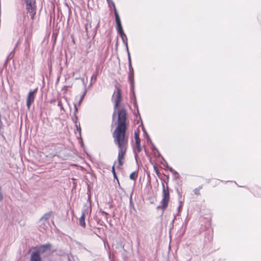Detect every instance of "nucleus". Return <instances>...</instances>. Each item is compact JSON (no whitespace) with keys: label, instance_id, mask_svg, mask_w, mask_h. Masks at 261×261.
<instances>
[{"label":"nucleus","instance_id":"obj_24","mask_svg":"<svg viewBox=\"0 0 261 261\" xmlns=\"http://www.w3.org/2000/svg\"><path fill=\"white\" fill-rule=\"evenodd\" d=\"M114 166H115V165H114L112 167V172H113V174L114 175V177L115 178H116V172H115V171Z\"/></svg>","mask_w":261,"mask_h":261},{"label":"nucleus","instance_id":"obj_20","mask_svg":"<svg viewBox=\"0 0 261 261\" xmlns=\"http://www.w3.org/2000/svg\"><path fill=\"white\" fill-rule=\"evenodd\" d=\"M75 126L76 127V131L78 132L79 133L80 135H81V128L80 127V123H79L78 124L75 125Z\"/></svg>","mask_w":261,"mask_h":261},{"label":"nucleus","instance_id":"obj_11","mask_svg":"<svg viewBox=\"0 0 261 261\" xmlns=\"http://www.w3.org/2000/svg\"><path fill=\"white\" fill-rule=\"evenodd\" d=\"M128 56V69L129 72L128 73H134V69L132 65L131 58L130 56V53L127 54Z\"/></svg>","mask_w":261,"mask_h":261},{"label":"nucleus","instance_id":"obj_14","mask_svg":"<svg viewBox=\"0 0 261 261\" xmlns=\"http://www.w3.org/2000/svg\"><path fill=\"white\" fill-rule=\"evenodd\" d=\"M137 173L136 172H132L129 175V178L130 179L135 180L137 177Z\"/></svg>","mask_w":261,"mask_h":261},{"label":"nucleus","instance_id":"obj_16","mask_svg":"<svg viewBox=\"0 0 261 261\" xmlns=\"http://www.w3.org/2000/svg\"><path fill=\"white\" fill-rule=\"evenodd\" d=\"M86 91H85V92L84 93V94L81 96L80 99H79V101L78 102V103L76 104L78 107H80L81 106V102H82V101L84 98V96L86 94Z\"/></svg>","mask_w":261,"mask_h":261},{"label":"nucleus","instance_id":"obj_18","mask_svg":"<svg viewBox=\"0 0 261 261\" xmlns=\"http://www.w3.org/2000/svg\"><path fill=\"white\" fill-rule=\"evenodd\" d=\"M77 120H78V118H77V115H73V117L72 118V121L73 122V123H74L75 125L78 124L79 122L77 121Z\"/></svg>","mask_w":261,"mask_h":261},{"label":"nucleus","instance_id":"obj_4","mask_svg":"<svg viewBox=\"0 0 261 261\" xmlns=\"http://www.w3.org/2000/svg\"><path fill=\"white\" fill-rule=\"evenodd\" d=\"M135 139L136 141V149L135 150V156L136 160H137L138 153L142 150V148L141 146L140 139L139 138L138 135L136 133L135 134Z\"/></svg>","mask_w":261,"mask_h":261},{"label":"nucleus","instance_id":"obj_8","mask_svg":"<svg viewBox=\"0 0 261 261\" xmlns=\"http://www.w3.org/2000/svg\"><path fill=\"white\" fill-rule=\"evenodd\" d=\"M120 35L121 36L122 41L125 46L127 54L129 53L127 43V38L126 35L124 33H122V34H120Z\"/></svg>","mask_w":261,"mask_h":261},{"label":"nucleus","instance_id":"obj_13","mask_svg":"<svg viewBox=\"0 0 261 261\" xmlns=\"http://www.w3.org/2000/svg\"><path fill=\"white\" fill-rule=\"evenodd\" d=\"M34 261H42L41 256L37 253L34 252Z\"/></svg>","mask_w":261,"mask_h":261},{"label":"nucleus","instance_id":"obj_5","mask_svg":"<svg viewBox=\"0 0 261 261\" xmlns=\"http://www.w3.org/2000/svg\"><path fill=\"white\" fill-rule=\"evenodd\" d=\"M128 80L130 84V88L132 92L135 96L134 88H135V82H134V73H128Z\"/></svg>","mask_w":261,"mask_h":261},{"label":"nucleus","instance_id":"obj_28","mask_svg":"<svg viewBox=\"0 0 261 261\" xmlns=\"http://www.w3.org/2000/svg\"><path fill=\"white\" fill-rule=\"evenodd\" d=\"M130 205L132 206V207L134 208V205L132 201V198L130 199Z\"/></svg>","mask_w":261,"mask_h":261},{"label":"nucleus","instance_id":"obj_12","mask_svg":"<svg viewBox=\"0 0 261 261\" xmlns=\"http://www.w3.org/2000/svg\"><path fill=\"white\" fill-rule=\"evenodd\" d=\"M52 215V212H49L48 213H47L46 214H45L40 219V221H43V220H47L49 219V218L51 217Z\"/></svg>","mask_w":261,"mask_h":261},{"label":"nucleus","instance_id":"obj_7","mask_svg":"<svg viewBox=\"0 0 261 261\" xmlns=\"http://www.w3.org/2000/svg\"><path fill=\"white\" fill-rule=\"evenodd\" d=\"M86 213H87V211L86 210L83 211L82 212V215H81V217L79 219L80 225L81 226L83 227L84 228H85V226H86V223H85V215H86Z\"/></svg>","mask_w":261,"mask_h":261},{"label":"nucleus","instance_id":"obj_29","mask_svg":"<svg viewBox=\"0 0 261 261\" xmlns=\"http://www.w3.org/2000/svg\"><path fill=\"white\" fill-rule=\"evenodd\" d=\"M12 53H11V54L9 55V57H10L12 56Z\"/></svg>","mask_w":261,"mask_h":261},{"label":"nucleus","instance_id":"obj_15","mask_svg":"<svg viewBox=\"0 0 261 261\" xmlns=\"http://www.w3.org/2000/svg\"><path fill=\"white\" fill-rule=\"evenodd\" d=\"M117 31L119 34H122V33H124L122 25H121V23L117 25Z\"/></svg>","mask_w":261,"mask_h":261},{"label":"nucleus","instance_id":"obj_19","mask_svg":"<svg viewBox=\"0 0 261 261\" xmlns=\"http://www.w3.org/2000/svg\"><path fill=\"white\" fill-rule=\"evenodd\" d=\"M96 75L95 74H93L91 76V80H90V86H91L93 84V83L95 82L96 81Z\"/></svg>","mask_w":261,"mask_h":261},{"label":"nucleus","instance_id":"obj_25","mask_svg":"<svg viewBox=\"0 0 261 261\" xmlns=\"http://www.w3.org/2000/svg\"><path fill=\"white\" fill-rule=\"evenodd\" d=\"M144 132L145 134V135H146V138H147L148 142L151 143V141L149 136L147 134L145 130H144Z\"/></svg>","mask_w":261,"mask_h":261},{"label":"nucleus","instance_id":"obj_17","mask_svg":"<svg viewBox=\"0 0 261 261\" xmlns=\"http://www.w3.org/2000/svg\"><path fill=\"white\" fill-rule=\"evenodd\" d=\"M169 170L173 174L175 177H178V173L175 170H174L172 167H169Z\"/></svg>","mask_w":261,"mask_h":261},{"label":"nucleus","instance_id":"obj_2","mask_svg":"<svg viewBox=\"0 0 261 261\" xmlns=\"http://www.w3.org/2000/svg\"><path fill=\"white\" fill-rule=\"evenodd\" d=\"M170 200V193L169 190V187L167 182L166 186L162 183V200L161 201V205L158 206V208H161L162 210V213L164 212L167 207H168V203Z\"/></svg>","mask_w":261,"mask_h":261},{"label":"nucleus","instance_id":"obj_23","mask_svg":"<svg viewBox=\"0 0 261 261\" xmlns=\"http://www.w3.org/2000/svg\"><path fill=\"white\" fill-rule=\"evenodd\" d=\"M201 188V187H199L198 188H196L194 190V193L196 195H199L200 194V193H199V190Z\"/></svg>","mask_w":261,"mask_h":261},{"label":"nucleus","instance_id":"obj_33","mask_svg":"<svg viewBox=\"0 0 261 261\" xmlns=\"http://www.w3.org/2000/svg\"><path fill=\"white\" fill-rule=\"evenodd\" d=\"M35 0H34V3H35Z\"/></svg>","mask_w":261,"mask_h":261},{"label":"nucleus","instance_id":"obj_10","mask_svg":"<svg viewBox=\"0 0 261 261\" xmlns=\"http://www.w3.org/2000/svg\"><path fill=\"white\" fill-rule=\"evenodd\" d=\"M113 9H114V11L115 20H116V24H117V25L120 24L121 23L120 19L118 13L116 10L115 5H114V4H113Z\"/></svg>","mask_w":261,"mask_h":261},{"label":"nucleus","instance_id":"obj_21","mask_svg":"<svg viewBox=\"0 0 261 261\" xmlns=\"http://www.w3.org/2000/svg\"><path fill=\"white\" fill-rule=\"evenodd\" d=\"M77 106L76 104L74 105V112H73V115H77V113L78 112V109H77Z\"/></svg>","mask_w":261,"mask_h":261},{"label":"nucleus","instance_id":"obj_9","mask_svg":"<svg viewBox=\"0 0 261 261\" xmlns=\"http://www.w3.org/2000/svg\"><path fill=\"white\" fill-rule=\"evenodd\" d=\"M33 102V91H30L29 93L27 101V105L29 109L30 108L32 102Z\"/></svg>","mask_w":261,"mask_h":261},{"label":"nucleus","instance_id":"obj_1","mask_svg":"<svg viewBox=\"0 0 261 261\" xmlns=\"http://www.w3.org/2000/svg\"><path fill=\"white\" fill-rule=\"evenodd\" d=\"M116 97L114 100V111L113 114L114 119L116 114L118 115V125L113 133L115 144L118 147V162L120 167L124 164V156L128 147V138L125 136L126 130L127 113L124 108L118 109L121 101V90L117 89L113 97Z\"/></svg>","mask_w":261,"mask_h":261},{"label":"nucleus","instance_id":"obj_26","mask_svg":"<svg viewBox=\"0 0 261 261\" xmlns=\"http://www.w3.org/2000/svg\"><path fill=\"white\" fill-rule=\"evenodd\" d=\"M108 4H111L112 6L113 7V4L115 5L114 3L112 0H107Z\"/></svg>","mask_w":261,"mask_h":261},{"label":"nucleus","instance_id":"obj_22","mask_svg":"<svg viewBox=\"0 0 261 261\" xmlns=\"http://www.w3.org/2000/svg\"><path fill=\"white\" fill-rule=\"evenodd\" d=\"M58 106L59 107L61 110H64L63 104L61 99L58 100Z\"/></svg>","mask_w":261,"mask_h":261},{"label":"nucleus","instance_id":"obj_30","mask_svg":"<svg viewBox=\"0 0 261 261\" xmlns=\"http://www.w3.org/2000/svg\"><path fill=\"white\" fill-rule=\"evenodd\" d=\"M64 99H65V100L66 101L67 100L66 98L64 97Z\"/></svg>","mask_w":261,"mask_h":261},{"label":"nucleus","instance_id":"obj_3","mask_svg":"<svg viewBox=\"0 0 261 261\" xmlns=\"http://www.w3.org/2000/svg\"><path fill=\"white\" fill-rule=\"evenodd\" d=\"M51 248V244L50 243H47L39 246L34 247V252L37 253L41 256V254L47 251H50Z\"/></svg>","mask_w":261,"mask_h":261},{"label":"nucleus","instance_id":"obj_27","mask_svg":"<svg viewBox=\"0 0 261 261\" xmlns=\"http://www.w3.org/2000/svg\"><path fill=\"white\" fill-rule=\"evenodd\" d=\"M30 253V261H33V252H31V250H29Z\"/></svg>","mask_w":261,"mask_h":261},{"label":"nucleus","instance_id":"obj_6","mask_svg":"<svg viewBox=\"0 0 261 261\" xmlns=\"http://www.w3.org/2000/svg\"><path fill=\"white\" fill-rule=\"evenodd\" d=\"M26 5L30 16L33 19V0H26Z\"/></svg>","mask_w":261,"mask_h":261},{"label":"nucleus","instance_id":"obj_31","mask_svg":"<svg viewBox=\"0 0 261 261\" xmlns=\"http://www.w3.org/2000/svg\"><path fill=\"white\" fill-rule=\"evenodd\" d=\"M103 213H105V214L107 215V213H105L104 212H103Z\"/></svg>","mask_w":261,"mask_h":261},{"label":"nucleus","instance_id":"obj_32","mask_svg":"<svg viewBox=\"0 0 261 261\" xmlns=\"http://www.w3.org/2000/svg\"><path fill=\"white\" fill-rule=\"evenodd\" d=\"M86 31L87 32V28H86Z\"/></svg>","mask_w":261,"mask_h":261}]
</instances>
